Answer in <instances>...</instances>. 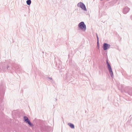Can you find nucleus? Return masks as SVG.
I'll return each mask as SVG.
<instances>
[{
  "label": "nucleus",
  "instance_id": "f3484780",
  "mask_svg": "<svg viewBox=\"0 0 132 132\" xmlns=\"http://www.w3.org/2000/svg\"><path fill=\"white\" fill-rule=\"evenodd\" d=\"M130 18L132 20V15L130 16Z\"/></svg>",
  "mask_w": 132,
  "mask_h": 132
},
{
  "label": "nucleus",
  "instance_id": "f03ea898",
  "mask_svg": "<svg viewBox=\"0 0 132 132\" xmlns=\"http://www.w3.org/2000/svg\"><path fill=\"white\" fill-rule=\"evenodd\" d=\"M108 59H106V64H107V66L108 70L109 71V73L111 75V77H113V73L111 67L108 61Z\"/></svg>",
  "mask_w": 132,
  "mask_h": 132
},
{
  "label": "nucleus",
  "instance_id": "ddd939ff",
  "mask_svg": "<svg viewBox=\"0 0 132 132\" xmlns=\"http://www.w3.org/2000/svg\"><path fill=\"white\" fill-rule=\"evenodd\" d=\"M96 36L97 38V42L99 41L98 37V36L97 34H96Z\"/></svg>",
  "mask_w": 132,
  "mask_h": 132
},
{
  "label": "nucleus",
  "instance_id": "9b49d317",
  "mask_svg": "<svg viewBox=\"0 0 132 132\" xmlns=\"http://www.w3.org/2000/svg\"><path fill=\"white\" fill-rule=\"evenodd\" d=\"M113 2L115 4L118 3V2H119V0H113Z\"/></svg>",
  "mask_w": 132,
  "mask_h": 132
},
{
  "label": "nucleus",
  "instance_id": "a211bd4d",
  "mask_svg": "<svg viewBox=\"0 0 132 132\" xmlns=\"http://www.w3.org/2000/svg\"><path fill=\"white\" fill-rule=\"evenodd\" d=\"M57 100V99H56L55 100H56H56Z\"/></svg>",
  "mask_w": 132,
  "mask_h": 132
},
{
  "label": "nucleus",
  "instance_id": "f8f14e48",
  "mask_svg": "<svg viewBox=\"0 0 132 132\" xmlns=\"http://www.w3.org/2000/svg\"><path fill=\"white\" fill-rule=\"evenodd\" d=\"M125 0H119V2H118V4H119L120 3L123 2Z\"/></svg>",
  "mask_w": 132,
  "mask_h": 132
},
{
  "label": "nucleus",
  "instance_id": "2eb2a0df",
  "mask_svg": "<svg viewBox=\"0 0 132 132\" xmlns=\"http://www.w3.org/2000/svg\"><path fill=\"white\" fill-rule=\"evenodd\" d=\"M48 78L49 79H50V80H52V78H51V77H48Z\"/></svg>",
  "mask_w": 132,
  "mask_h": 132
},
{
  "label": "nucleus",
  "instance_id": "20e7f679",
  "mask_svg": "<svg viewBox=\"0 0 132 132\" xmlns=\"http://www.w3.org/2000/svg\"><path fill=\"white\" fill-rule=\"evenodd\" d=\"M11 68L8 65H4L2 67H0V69L1 70L4 71H6L7 70H11Z\"/></svg>",
  "mask_w": 132,
  "mask_h": 132
},
{
  "label": "nucleus",
  "instance_id": "0eeeda50",
  "mask_svg": "<svg viewBox=\"0 0 132 132\" xmlns=\"http://www.w3.org/2000/svg\"><path fill=\"white\" fill-rule=\"evenodd\" d=\"M130 10V9L127 7H126L123 9V12L124 14H126Z\"/></svg>",
  "mask_w": 132,
  "mask_h": 132
},
{
  "label": "nucleus",
  "instance_id": "6e6552de",
  "mask_svg": "<svg viewBox=\"0 0 132 132\" xmlns=\"http://www.w3.org/2000/svg\"><path fill=\"white\" fill-rule=\"evenodd\" d=\"M128 94L130 96H132V88H131L127 92Z\"/></svg>",
  "mask_w": 132,
  "mask_h": 132
},
{
  "label": "nucleus",
  "instance_id": "7ed1b4c3",
  "mask_svg": "<svg viewBox=\"0 0 132 132\" xmlns=\"http://www.w3.org/2000/svg\"><path fill=\"white\" fill-rule=\"evenodd\" d=\"M23 119L24 121L29 125L30 127H32L34 126V125L30 122L27 117L24 116L23 117Z\"/></svg>",
  "mask_w": 132,
  "mask_h": 132
},
{
  "label": "nucleus",
  "instance_id": "4468645a",
  "mask_svg": "<svg viewBox=\"0 0 132 132\" xmlns=\"http://www.w3.org/2000/svg\"><path fill=\"white\" fill-rule=\"evenodd\" d=\"M97 46L98 47L99 46V41L97 42Z\"/></svg>",
  "mask_w": 132,
  "mask_h": 132
},
{
  "label": "nucleus",
  "instance_id": "9d476101",
  "mask_svg": "<svg viewBox=\"0 0 132 132\" xmlns=\"http://www.w3.org/2000/svg\"><path fill=\"white\" fill-rule=\"evenodd\" d=\"M26 3L28 5H30L31 4V0H27L26 1Z\"/></svg>",
  "mask_w": 132,
  "mask_h": 132
},
{
  "label": "nucleus",
  "instance_id": "f257e3e1",
  "mask_svg": "<svg viewBox=\"0 0 132 132\" xmlns=\"http://www.w3.org/2000/svg\"><path fill=\"white\" fill-rule=\"evenodd\" d=\"M78 27L84 31H85L86 29V25L85 24L84 22L83 21L80 22L78 24Z\"/></svg>",
  "mask_w": 132,
  "mask_h": 132
},
{
  "label": "nucleus",
  "instance_id": "1a4fd4ad",
  "mask_svg": "<svg viewBox=\"0 0 132 132\" xmlns=\"http://www.w3.org/2000/svg\"><path fill=\"white\" fill-rule=\"evenodd\" d=\"M68 125L70 127L72 128H75L74 125L71 123H69L68 124Z\"/></svg>",
  "mask_w": 132,
  "mask_h": 132
},
{
  "label": "nucleus",
  "instance_id": "423d86ee",
  "mask_svg": "<svg viewBox=\"0 0 132 132\" xmlns=\"http://www.w3.org/2000/svg\"><path fill=\"white\" fill-rule=\"evenodd\" d=\"M110 47V45L106 43H104L102 47L104 50H107Z\"/></svg>",
  "mask_w": 132,
  "mask_h": 132
},
{
  "label": "nucleus",
  "instance_id": "dca6fc26",
  "mask_svg": "<svg viewBox=\"0 0 132 132\" xmlns=\"http://www.w3.org/2000/svg\"><path fill=\"white\" fill-rule=\"evenodd\" d=\"M19 67H16V68H15V69L16 70H18V69H19Z\"/></svg>",
  "mask_w": 132,
  "mask_h": 132
},
{
  "label": "nucleus",
  "instance_id": "39448f33",
  "mask_svg": "<svg viewBox=\"0 0 132 132\" xmlns=\"http://www.w3.org/2000/svg\"><path fill=\"white\" fill-rule=\"evenodd\" d=\"M77 6H78L81 8L82 9L85 11H86L87 9L85 5L81 2L78 3Z\"/></svg>",
  "mask_w": 132,
  "mask_h": 132
}]
</instances>
